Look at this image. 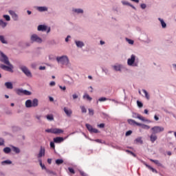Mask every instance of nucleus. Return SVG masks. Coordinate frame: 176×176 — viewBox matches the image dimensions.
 Listing matches in <instances>:
<instances>
[{"label":"nucleus","mask_w":176,"mask_h":176,"mask_svg":"<svg viewBox=\"0 0 176 176\" xmlns=\"http://www.w3.org/2000/svg\"><path fill=\"white\" fill-rule=\"evenodd\" d=\"M142 38L143 43H144L146 44H149L151 43V39L147 34H142Z\"/></svg>","instance_id":"nucleus-13"},{"label":"nucleus","mask_w":176,"mask_h":176,"mask_svg":"<svg viewBox=\"0 0 176 176\" xmlns=\"http://www.w3.org/2000/svg\"><path fill=\"white\" fill-rule=\"evenodd\" d=\"M102 72H104L106 74L109 73V70L107 68H103Z\"/></svg>","instance_id":"nucleus-60"},{"label":"nucleus","mask_w":176,"mask_h":176,"mask_svg":"<svg viewBox=\"0 0 176 176\" xmlns=\"http://www.w3.org/2000/svg\"><path fill=\"white\" fill-rule=\"evenodd\" d=\"M38 104V99H33V100H30V99L28 100H26L25 102V107L27 108H31V107H36Z\"/></svg>","instance_id":"nucleus-4"},{"label":"nucleus","mask_w":176,"mask_h":176,"mask_svg":"<svg viewBox=\"0 0 176 176\" xmlns=\"http://www.w3.org/2000/svg\"><path fill=\"white\" fill-rule=\"evenodd\" d=\"M80 108L81 112L82 113H87V109L85 106H80Z\"/></svg>","instance_id":"nucleus-41"},{"label":"nucleus","mask_w":176,"mask_h":176,"mask_svg":"<svg viewBox=\"0 0 176 176\" xmlns=\"http://www.w3.org/2000/svg\"><path fill=\"white\" fill-rule=\"evenodd\" d=\"M153 134H158L164 131V128L160 126H155L151 128Z\"/></svg>","instance_id":"nucleus-6"},{"label":"nucleus","mask_w":176,"mask_h":176,"mask_svg":"<svg viewBox=\"0 0 176 176\" xmlns=\"http://www.w3.org/2000/svg\"><path fill=\"white\" fill-rule=\"evenodd\" d=\"M142 92L144 94L145 98H146L147 100H150V95H149V94L147 92V91L145 90V89H142Z\"/></svg>","instance_id":"nucleus-27"},{"label":"nucleus","mask_w":176,"mask_h":176,"mask_svg":"<svg viewBox=\"0 0 176 176\" xmlns=\"http://www.w3.org/2000/svg\"><path fill=\"white\" fill-rule=\"evenodd\" d=\"M38 162H39V164L41 166V168L43 169L45 168V165H43V164H42V160H39Z\"/></svg>","instance_id":"nucleus-55"},{"label":"nucleus","mask_w":176,"mask_h":176,"mask_svg":"<svg viewBox=\"0 0 176 176\" xmlns=\"http://www.w3.org/2000/svg\"><path fill=\"white\" fill-rule=\"evenodd\" d=\"M45 132L48 133H52V134H61L64 133V131L63 129H57V128H54V129H48L45 130Z\"/></svg>","instance_id":"nucleus-5"},{"label":"nucleus","mask_w":176,"mask_h":176,"mask_svg":"<svg viewBox=\"0 0 176 176\" xmlns=\"http://www.w3.org/2000/svg\"><path fill=\"white\" fill-rule=\"evenodd\" d=\"M146 5L145 3L141 4L140 8L143 10H145L146 8Z\"/></svg>","instance_id":"nucleus-53"},{"label":"nucleus","mask_w":176,"mask_h":176,"mask_svg":"<svg viewBox=\"0 0 176 176\" xmlns=\"http://www.w3.org/2000/svg\"><path fill=\"white\" fill-rule=\"evenodd\" d=\"M141 162L145 165V166L150 170H151L154 173H158V171L155 170L154 168L151 167V166L148 165L144 161L141 160Z\"/></svg>","instance_id":"nucleus-16"},{"label":"nucleus","mask_w":176,"mask_h":176,"mask_svg":"<svg viewBox=\"0 0 176 176\" xmlns=\"http://www.w3.org/2000/svg\"><path fill=\"white\" fill-rule=\"evenodd\" d=\"M20 69L24 72V74L28 76L31 77L32 74L31 72L28 70V69L25 66H21Z\"/></svg>","instance_id":"nucleus-15"},{"label":"nucleus","mask_w":176,"mask_h":176,"mask_svg":"<svg viewBox=\"0 0 176 176\" xmlns=\"http://www.w3.org/2000/svg\"><path fill=\"white\" fill-rule=\"evenodd\" d=\"M30 40L32 43H42V38L34 34L31 36Z\"/></svg>","instance_id":"nucleus-8"},{"label":"nucleus","mask_w":176,"mask_h":176,"mask_svg":"<svg viewBox=\"0 0 176 176\" xmlns=\"http://www.w3.org/2000/svg\"><path fill=\"white\" fill-rule=\"evenodd\" d=\"M158 21L160 22L162 28H166L167 27V24L166 23L163 19L158 18Z\"/></svg>","instance_id":"nucleus-21"},{"label":"nucleus","mask_w":176,"mask_h":176,"mask_svg":"<svg viewBox=\"0 0 176 176\" xmlns=\"http://www.w3.org/2000/svg\"><path fill=\"white\" fill-rule=\"evenodd\" d=\"M109 100L112 101V102H115L116 104L118 103V100H115V99H109Z\"/></svg>","instance_id":"nucleus-64"},{"label":"nucleus","mask_w":176,"mask_h":176,"mask_svg":"<svg viewBox=\"0 0 176 176\" xmlns=\"http://www.w3.org/2000/svg\"><path fill=\"white\" fill-rule=\"evenodd\" d=\"M126 63L129 67H137L140 65V58L135 54H131Z\"/></svg>","instance_id":"nucleus-3"},{"label":"nucleus","mask_w":176,"mask_h":176,"mask_svg":"<svg viewBox=\"0 0 176 176\" xmlns=\"http://www.w3.org/2000/svg\"><path fill=\"white\" fill-rule=\"evenodd\" d=\"M133 117L134 118H137V119L141 120L142 122H148V123L151 122V120L146 119L144 117H143L142 116H141L140 114L137 113H133Z\"/></svg>","instance_id":"nucleus-7"},{"label":"nucleus","mask_w":176,"mask_h":176,"mask_svg":"<svg viewBox=\"0 0 176 176\" xmlns=\"http://www.w3.org/2000/svg\"><path fill=\"white\" fill-rule=\"evenodd\" d=\"M157 140V136L155 133H152L150 135V141L152 144H154V142H155Z\"/></svg>","instance_id":"nucleus-19"},{"label":"nucleus","mask_w":176,"mask_h":176,"mask_svg":"<svg viewBox=\"0 0 176 176\" xmlns=\"http://www.w3.org/2000/svg\"><path fill=\"white\" fill-rule=\"evenodd\" d=\"M73 100H76L78 98V95L77 94H73L72 95Z\"/></svg>","instance_id":"nucleus-50"},{"label":"nucleus","mask_w":176,"mask_h":176,"mask_svg":"<svg viewBox=\"0 0 176 176\" xmlns=\"http://www.w3.org/2000/svg\"><path fill=\"white\" fill-rule=\"evenodd\" d=\"M63 111H64L65 115H66L67 117H69V118L72 117V113H73V111H72V110L71 109H69V108H68V107H65L63 108Z\"/></svg>","instance_id":"nucleus-14"},{"label":"nucleus","mask_w":176,"mask_h":176,"mask_svg":"<svg viewBox=\"0 0 176 176\" xmlns=\"http://www.w3.org/2000/svg\"><path fill=\"white\" fill-rule=\"evenodd\" d=\"M68 170L70 173L75 174V170L72 168H68Z\"/></svg>","instance_id":"nucleus-52"},{"label":"nucleus","mask_w":176,"mask_h":176,"mask_svg":"<svg viewBox=\"0 0 176 176\" xmlns=\"http://www.w3.org/2000/svg\"><path fill=\"white\" fill-rule=\"evenodd\" d=\"M56 58H57V57L56 56L55 54H50L49 55V60H56Z\"/></svg>","instance_id":"nucleus-33"},{"label":"nucleus","mask_w":176,"mask_h":176,"mask_svg":"<svg viewBox=\"0 0 176 176\" xmlns=\"http://www.w3.org/2000/svg\"><path fill=\"white\" fill-rule=\"evenodd\" d=\"M98 126L100 129H103L104 127V124L101 123V124H98Z\"/></svg>","instance_id":"nucleus-57"},{"label":"nucleus","mask_w":176,"mask_h":176,"mask_svg":"<svg viewBox=\"0 0 176 176\" xmlns=\"http://www.w3.org/2000/svg\"><path fill=\"white\" fill-rule=\"evenodd\" d=\"M7 25V23L4 22L2 19H0V26L2 28H6Z\"/></svg>","instance_id":"nucleus-37"},{"label":"nucleus","mask_w":176,"mask_h":176,"mask_svg":"<svg viewBox=\"0 0 176 176\" xmlns=\"http://www.w3.org/2000/svg\"><path fill=\"white\" fill-rule=\"evenodd\" d=\"M13 151L15 152L16 153H20V150L19 148L14 147L13 146Z\"/></svg>","instance_id":"nucleus-46"},{"label":"nucleus","mask_w":176,"mask_h":176,"mask_svg":"<svg viewBox=\"0 0 176 176\" xmlns=\"http://www.w3.org/2000/svg\"><path fill=\"white\" fill-rule=\"evenodd\" d=\"M67 79L72 80V78L69 75H64V76H63V80H65V82H69V81L67 80Z\"/></svg>","instance_id":"nucleus-29"},{"label":"nucleus","mask_w":176,"mask_h":176,"mask_svg":"<svg viewBox=\"0 0 176 176\" xmlns=\"http://www.w3.org/2000/svg\"><path fill=\"white\" fill-rule=\"evenodd\" d=\"M133 133V131L129 130L128 131H126V133H125L126 137H129V135H131V134Z\"/></svg>","instance_id":"nucleus-48"},{"label":"nucleus","mask_w":176,"mask_h":176,"mask_svg":"<svg viewBox=\"0 0 176 176\" xmlns=\"http://www.w3.org/2000/svg\"><path fill=\"white\" fill-rule=\"evenodd\" d=\"M135 144H144V142L142 140V137H138L135 140Z\"/></svg>","instance_id":"nucleus-24"},{"label":"nucleus","mask_w":176,"mask_h":176,"mask_svg":"<svg viewBox=\"0 0 176 176\" xmlns=\"http://www.w3.org/2000/svg\"><path fill=\"white\" fill-rule=\"evenodd\" d=\"M79 173H80L81 176H87V174L85 172L82 171V170H80Z\"/></svg>","instance_id":"nucleus-56"},{"label":"nucleus","mask_w":176,"mask_h":176,"mask_svg":"<svg viewBox=\"0 0 176 176\" xmlns=\"http://www.w3.org/2000/svg\"><path fill=\"white\" fill-rule=\"evenodd\" d=\"M127 153H129L131 155H132L133 156H134V157H136V155L133 153V152H131V151H129V150H126V151Z\"/></svg>","instance_id":"nucleus-58"},{"label":"nucleus","mask_w":176,"mask_h":176,"mask_svg":"<svg viewBox=\"0 0 176 176\" xmlns=\"http://www.w3.org/2000/svg\"><path fill=\"white\" fill-rule=\"evenodd\" d=\"M127 122L131 126H135L137 124V122L133 119H128Z\"/></svg>","instance_id":"nucleus-25"},{"label":"nucleus","mask_w":176,"mask_h":176,"mask_svg":"<svg viewBox=\"0 0 176 176\" xmlns=\"http://www.w3.org/2000/svg\"><path fill=\"white\" fill-rule=\"evenodd\" d=\"M4 85H6V87H7L8 89H13V85L12 82H6V84H4Z\"/></svg>","instance_id":"nucleus-28"},{"label":"nucleus","mask_w":176,"mask_h":176,"mask_svg":"<svg viewBox=\"0 0 176 176\" xmlns=\"http://www.w3.org/2000/svg\"><path fill=\"white\" fill-rule=\"evenodd\" d=\"M9 13L10 15H12V18L14 19V21H16L18 19V16L16 15V14L14 12V11H9Z\"/></svg>","instance_id":"nucleus-23"},{"label":"nucleus","mask_w":176,"mask_h":176,"mask_svg":"<svg viewBox=\"0 0 176 176\" xmlns=\"http://www.w3.org/2000/svg\"><path fill=\"white\" fill-rule=\"evenodd\" d=\"M4 144V140L2 138H0V146H2Z\"/></svg>","instance_id":"nucleus-62"},{"label":"nucleus","mask_w":176,"mask_h":176,"mask_svg":"<svg viewBox=\"0 0 176 176\" xmlns=\"http://www.w3.org/2000/svg\"><path fill=\"white\" fill-rule=\"evenodd\" d=\"M0 41H1V43H3V44H7L8 43V42L5 39L4 36H2V35H0Z\"/></svg>","instance_id":"nucleus-30"},{"label":"nucleus","mask_w":176,"mask_h":176,"mask_svg":"<svg viewBox=\"0 0 176 176\" xmlns=\"http://www.w3.org/2000/svg\"><path fill=\"white\" fill-rule=\"evenodd\" d=\"M56 60L58 64L60 65L62 67H69L71 66L70 60L67 55H62L60 56H56Z\"/></svg>","instance_id":"nucleus-2"},{"label":"nucleus","mask_w":176,"mask_h":176,"mask_svg":"<svg viewBox=\"0 0 176 176\" xmlns=\"http://www.w3.org/2000/svg\"><path fill=\"white\" fill-rule=\"evenodd\" d=\"M150 161L153 162L154 164H157L158 166H162V164L158 160H154L150 159Z\"/></svg>","instance_id":"nucleus-35"},{"label":"nucleus","mask_w":176,"mask_h":176,"mask_svg":"<svg viewBox=\"0 0 176 176\" xmlns=\"http://www.w3.org/2000/svg\"><path fill=\"white\" fill-rule=\"evenodd\" d=\"M3 151H4V153H9L11 152V148L9 147H6L4 148Z\"/></svg>","instance_id":"nucleus-43"},{"label":"nucleus","mask_w":176,"mask_h":176,"mask_svg":"<svg viewBox=\"0 0 176 176\" xmlns=\"http://www.w3.org/2000/svg\"><path fill=\"white\" fill-rule=\"evenodd\" d=\"M36 9H37L39 12H44V11H45V7H37Z\"/></svg>","instance_id":"nucleus-47"},{"label":"nucleus","mask_w":176,"mask_h":176,"mask_svg":"<svg viewBox=\"0 0 176 176\" xmlns=\"http://www.w3.org/2000/svg\"><path fill=\"white\" fill-rule=\"evenodd\" d=\"M56 85V82L52 81L50 83V86L51 87H54Z\"/></svg>","instance_id":"nucleus-61"},{"label":"nucleus","mask_w":176,"mask_h":176,"mask_svg":"<svg viewBox=\"0 0 176 176\" xmlns=\"http://www.w3.org/2000/svg\"><path fill=\"white\" fill-rule=\"evenodd\" d=\"M142 129L144 130H149L151 129V126L147 124H143Z\"/></svg>","instance_id":"nucleus-39"},{"label":"nucleus","mask_w":176,"mask_h":176,"mask_svg":"<svg viewBox=\"0 0 176 176\" xmlns=\"http://www.w3.org/2000/svg\"><path fill=\"white\" fill-rule=\"evenodd\" d=\"M55 142H50V147L52 148H55Z\"/></svg>","instance_id":"nucleus-54"},{"label":"nucleus","mask_w":176,"mask_h":176,"mask_svg":"<svg viewBox=\"0 0 176 176\" xmlns=\"http://www.w3.org/2000/svg\"><path fill=\"white\" fill-rule=\"evenodd\" d=\"M0 56H1V58H0V61L3 62L4 64L7 65H0V68L3 69V70H6L8 72H13V65L10 63L9 58L8 56L4 54L3 52H0Z\"/></svg>","instance_id":"nucleus-1"},{"label":"nucleus","mask_w":176,"mask_h":176,"mask_svg":"<svg viewBox=\"0 0 176 176\" xmlns=\"http://www.w3.org/2000/svg\"><path fill=\"white\" fill-rule=\"evenodd\" d=\"M64 138L61 137H56L54 138V142L56 144H60L61 142H63Z\"/></svg>","instance_id":"nucleus-20"},{"label":"nucleus","mask_w":176,"mask_h":176,"mask_svg":"<svg viewBox=\"0 0 176 176\" xmlns=\"http://www.w3.org/2000/svg\"><path fill=\"white\" fill-rule=\"evenodd\" d=\"M72 11L74 14H82L84 13V10L80 8H73Z\"/></svg>","instance_id":"nucleus-17"},{"label":"nucleus","mask_w":176,"mask_h":176,"mask_svg":"<svg viewBox=\"0 0 176 176\" xmlns=\"http://www.w3.org/2000/svg\"><path fill=\"white\" fill-rule=\"evenodd\" d=\"M45 32L47 34L50 33V32H51V27L50 26H47V25H45Z\"/></svg>","instance_id":"nucleus-34"},{"label":"nucleus","mask_w":176,"mask_h":176,"mask_svg":"<svg viewBox=\"0 0 176 176\" xmlns=\"http://www.w3.org/2000/svg\"><path fill=\"white\" fill-rule=\"evenodd\" d=\"M88 112L89 113V116H93L94 115V111L92 109H88Z\"/></svg>","instance_id":"nucleus-45"},{"label":"nucleus","mask_w":176,"mask_h":176,"mask_svg":"<svg viewBox=\"0 0 176 176\" xmlns=\"http://www.w3.org/2000/svg\"><path fill=\"white\" fill-rule=\"evenodd\" d=\"M121 3H122V4L123 6H129V7L132 8H133V10H137L136 8H135L134 6L131 5V3H129V1H122Z\"/></svg>","instance_id":"nucleus-18"},{"label":"nucleus","mask_w":176,"mask_h":176,"mask_svg":"<svg viewBox=\"0 0 176 176\" xmlns=\"http://www.w3.org/2000/svg\"><path fill=\"white\" fill-rule=\"evenodd\" d=\"M46 118H47V120L48 121H50V122H52V121L54 120V115L52 114V113L47 114V115L46 116Z\"/></svg>","instance_id":"nucleus-22"},{"label":"nucleus","mask_w":176,"mask_h":176,"mask_svg":"<svg viewBox=\"0 0 176 176\" xmlns=\"http://www.w3.org/2000/svg\"><path fill=\"white\" fill-rule=\"evenodd\" d=\"M74 43L77 48L82 49L85 47V43L82 41L75 40Z\"/></svg>","instance_id":"nucleus-12"},{"label":"nucleus","mask_w":176,"mask_h":176,"mask_svg":"<svg viewBox=\"0 0 176 176\" xmlns=\"http://www.w3.org/2000/svg\"><path fill=\"white\" fill-rule=\"evenodd\" d=\"M126 41L129 44V45H134V41L132 40V39H130L129 38H125Z\"/></svg>","instance_id":"nucleus-31"},{"label":"nucleus","mask_w":176,"mask_h":176,"mask_svg":"<svg viewBox=\"0 0 176 176\" xmlns=\"http://www.w3.org/2000/svg\"><path fill=\"white\" fill-rule=\"evenodd\" d=\"M64 162V160H61V159H58L56 160V164L57 165H60L62 164Z\"/></svg>","instance_id":"nucleus-38"},{"label":"nucleus","mask_w":176,"mask_h":176,"mask_svg":"<svg viewBox=\"0 0 176 176\" xmlns=\"http://www.w3.org/2000/svg\"><path fill=\"white\" fill-rule=\"evenodd\" d=\"M143 124H144L139 123V122H136V124H135V125H136V126H140L141 128H142Z\"/></svg>","instance_id":"nucleus-59"},{"label":"nucleus","mask_w":176,"mask_h":176,"mask_svg":"<svg viewBox=\"0 0 176 176\" xmlns=\"http://www.w3.org/2000/svg\"><path fill=\"white\" fill-rule=\"evenodd\" d=\"M91 141H94V140L89 139ZM96 142H98L99 144H105L104 141H102L100 139H96L94 140Z\"/></svg>","instance_id":"nucleus-40"},{"label":"nucleus","mask_w":176,"mask_h":176,"mask_svg":"<svg viewBox=\"0 0 176 176\" xmlns=\"http://www.w3.org/2000/svg\"><path fill=\"white\" fill-rule=\"evenodd\" d=\"M38 31H42L44 32L45 31V25H39L38 26Z\"/></svg>","instance_id":"nucleus-32"},{"label":"nucleus","mask_w":176,"mask_h":176,"mask_svg":"<svg viewBox=\"0 0 176 176\" xmlns=\"http://www.w3.org/2000/svg\"><path fill=\"white\" fill-rule=\"evenodd\" d=\"M45 153V149H41L39 154L38 155V157H41L43 155V154Z\"/></svg>","instance_id":"nucleus-42"},{"label":"nucleus","mask_w":176,"mask_h":176,"mask_svg":"<svg viewBox=\"0 0 176 176\" xmlns=\"http://www.w3.org/2000/svg\"><path fill=\"white\" fill-rule=\"evenodd\" d=\"M59 88H60L61 90H63V91H65L66 89H67L65 86H64V87L59 86Z\"/></svg>","instance_id":"nucleus-63"},{"label":"nucleus","mask_w":176,"mask_h":176,"mask_svg":"<svg viewBox=\"0 0 176 176\" xmlns=\"http://www.w3.org/2000/svg\"><path fill=\"white\" fill-rule=\"evenodd\" d=\"M82 98L87 99V100H88V101L92 100V98H91V96H89V94H84Z\"/></svg>","instance_id":"nucleus-26"},{"label":"nucleus","mask_w":176,"mask_h":176,"mask_svg":"<svg viewBox=\"0 0 176 176\" xmlns=\"http://www.w3.org/2000/svg\"><path fill=\"white\" fill-rule=\"evenodd\" d=\"M16 93L19 95V96H30L32 94V93L30 91H28L27 90H23L22 89H19L16 90Z\"/></svg>","instance_id":"nucleus-9"},{"label":"nucleus","mask_w":176,"mask_h":176,"mask_svg":"<svg viewBox=\"0 0 176 176\" xmlns=\"http://www.w3.org/2000/svg\"><path fill=\"white\" fill-rule=\"evenodd\" d=\"M137 104L139 108H142L144 104L142 102H140V100H137Z\"/></svg>","instance_id":"nucleus-44"},{"label":"nucleus","mask_w":176,"mask_h":176,"mask_svg":"<svg viewBox=\"0 0 176 176\" xmlns=\"http://www.w3.org/2000/svg\"><path fill=\"white\" fill-rule=\"evenodd\" d=\"M109 99H107V98H100L99 99H98V101L99 102H104V101H107V100H108Z\"/></svg>","instance_id":"nucleus-49"},{"label":"nucleus","mask_w":176,"mask_h":176,"mask_svg":"<svg viewBox=\"0 0 176 176\" xmlns=\"http://www.w3.org/2000/svg\"><path fill=\"white\" fill-rule=\"evenodd\" d=\"M11 164H12V162L10 160H6L3 162H1V165H3V166Z\"/></svg>","instance_id":"nucleus-36"},{"label":"nucleus","mask_w":176,"mask_h":176,"mask_svg":"<svg viewBox=\"0 0 176 176\" xmlns=\"http://www.w3.org/2000/svg\"><path fill=\"white\" fill-rule=\"evenodd\" d=\"M3 17H4L6 19V21H10V17L9 16V15H4V16H3Z\"/></svg>","instance_id":"nucleus-51"},{"label":"nucleus","mask_w":176,"mask_h":176,"mask_svg":"<svg viewBox=\"0 0 176 176\" xmlns=\"http://www.w3.org/2000/svg\"><path fill=\"white\" fill-rule=\"evenodd\" d=\"M85 127H87V129H88V131L91 133H98V130L94 128L93 126L89 124H85Z\"/></svg>","instance_id":"nucleus-11"},{"label":"nucleus","mask_w":176,"mask_h":176,"mask_svg":"<svg viewBox=\"0 0 176 176\" xmlns=\"http://www.w3.org/2000/svg\"><path fill=\"white\" fill-rule=\"evenodd\" d=\"M113 68L116 72H122V70H126L127 68L121 64H117L113 66Z\"/></svg>","instance_id":"nucleus-10"}]
</instances>
